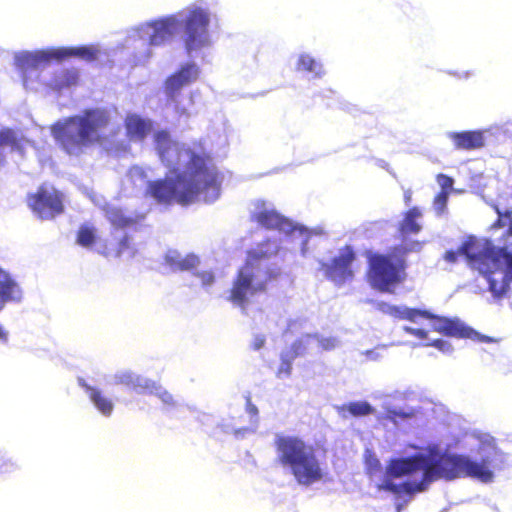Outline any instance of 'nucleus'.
Segmentation results:
<instances>
[{
  "mask_svg": "<svg viewBox=\"0 0 512 512\" xmlns=\"http://www.w3.org/2000/svg\"><path fill=\"white\" fill-rule=\"evenodd\" d=\"M356 259V253L352 246L346 245L340 248L336 255L330 260H320V270L323 271L326 279L335 286L341 287L354 277L352 264Z\"/></svg>",
  "mask_w": 512,
  "mask_h": 512,
  "instance_id": "nucleus-15",
  "label": "nucleus"
},
{
  "mask_svg": "<svg viewBox=\"0 0 512 512\" xmlns=\"http://www.w3.org/2000/svg\"><path fill=\"white\" fill-rule=\"evenodd\" d=\"M103 209L107 220L114 228L112 240L115 241L116 256L127 258L134 257L135 250L131 246L130 238L122 231V229L137 224L144 218V216L123 210L112 204H106Z\"/></svg>",
  "mask_w": 512,
  "mask_h": 512,
  "instance_id": "nucleus-14",
  "label": "nucleus"
},
{
  "mask_svg": "<svg viewBox=\"0 0 512 512\" xmlns=\"http://www.w3.org/2000/svg\"><path fill=\"white\" fill-rule=\"evenodd\" d=\"M449 198V192L440 191L433 202V208L438 216L442 215L446 211V206Z\"/></svg>",
  "mask_w": 512,
  "mask_h": 512,
  "instance_id": "nucleus-33",
  "label": "nucleus"
},
{
  "mask_svg": "<svg viewBox=\"0 0 512 512\" xmlns=\"http://www.w3.org/2000/svg\"><path fill=\"white\" fill-rule=\"evenodd\" d=\"M199 75L200 68L197 63L189 61L181 64L173 74L166 78L163 91L167 103L174 104L178 113V97L181 94V90L193 84L198 79Z\"/></svg>",
  "mask_w": 512,
  "mask_h": 512,
  "instance_id": "nucleus-17",
  "label": "nucleus"
},
{
  "mask_svg": "<svg viewBox=\"0 0 512 512\" xmlns=\"http://www.w3.org/2000/svg\"><path fill=\"white\" fill-rule=\"evenodd\" d=\"M403 330L410 335H413L419 339H427L428 331L424 328H415L412 326L405 325Z\"/></svg>",
  "mask_w": 512,
  "mask_h": 512,
  "instance_id": "nucleus-39",
  "label": "nucleus"
},
{
  "mask_svg": "<svg viewBox=\"0 0 512 512\" xmlns=\"http://www.w3.org/2000/svg\"><path fill=\"white\" fill-rule=\"evenodd\" d=\"M109 131H110L111 133H115L116 129H115V127H113V128H111V129H109Z\"/></svg>",
  "mask_w": 512,
  "mask_h": 512,
  "instance_id": "nucleus-48",
  "label": "nucleus"
},
{
  "mask_svg": "<svg viewBox=\"0 0 512 512\" xmlns=\"http://www.w3.org/2000/svg\"><path fill=\"white\" fill-rule=\"evenodd\" d=\"M246 412L250 415V420L257 419L259 421L258 408L251 402L250 399H247Z\"/></svg>",
  "mask_w": 512,
  "mask_h": 512,
  "instance_id": "nucleus-41",
  "label": "nucleus"
},
{
  "mask_svg": "<svg viewBox=\"0 0 512 512\" xmlns=\"http://www.w3.org/2000/svg\"><path fill=\"white\" fill-rule=\"evenodd\" d=\"M498 219L492 225V229L502 228L508 226L504 235V248L502 250H495L489 243H483L474 250H468L470 244L463 247L464 252L467 253H484L485 260L478 259L473 262V265L480 269L481 272H491L490 267H498L496 271L488 274L490 282V292L494 298H502L510 289L512 283V218L510 211L506 209L504 212L500 210L498 205H493Z\"/></svg>",
  "mask_w": 512,
  "mask_h": 512,
  "instance_id": "nucleus-7",
  "label": "nucleus"
},
{
  "mask_svg": "<svg viewBox=\"0 0 512 512\" xmlns=\"http://www.w3.org/2000/svg\"><path fill=\"white\" fill-rule=\"evenodd\" d=\"M396 506H397V510H398V511H400V510H401V508H402V505H401L400 503H397V505H396Z\"/></svg>",
  "mask_w": 512,
  "mask_h": 512,
  "instance_id": "nucleus-47",
  "label": "nucleus"
},
{
  "mask_svg": "<svg viewBox=\"0 0 512 512\" xmlns=\"http://www.w3.org/2000/svg\"><path fill=\"white\" fill-rule=\"evenodd\" d=\"M377 308L385 314L395 318L405 319L415 324H419L421 318L430 320L431 328L446 336L477 339L481 342L492 341L490 337L481 335L458 318L440 317L426 310L406 306H395L385 302L377 303Z\"/></svg>",
  "mask_w": 512,
  "mask_h": 512,
  "instance_id": "nucleus-9",
  "label": "nucleus"
},
{
  "mask_svg": "<svg viewBox=\"0 0 512 512\" xmlns=\"http://www.w3.org/2000/svg\"><path fill=\"white\" fill-rule=\"evenodd\" d=\"M266 342V338L263 334H255L252 341V348L254 350H260Z\"/></svg>",
  "mask_w": 512,
  "mask_h": 512,
  "instance_id": "nucleus-42",
  "label": "nucleus"
},
{
  "mask_svg": "<svg viewBox=\"0 0 512 512\" xmlns=\"http://www.w3.org/2000/svg\"><path fill=\"white\" fill-rule=\"evenodd\" d=\"M80 81V70L75 67H57L48 70L42 78L43 87L62 93L76 87Z\"/></svg>",
  "mask_w": 512,
  "mask_h": 512,
  "instance_id": "nucleus-20",
  "label": "nucleus"
},
{
  "mask_svg": "<svg viewBox=\"0 0 512 512\" xmlns=\"http://www.w3.org/2000/svg\"><path fill=\"white\" fill-rule=\"evenodd\" d=\"M113 383L124 385L138 394H149L156 396L163 404L167 413L181 410L184 406L178 402L173 395L163 388L159 383L138 375L130 370L117 371L113 376Z\"/></svg>",
  "mask_w": 512,
  "mask_h": 512,
  "instance_id": "nucleus-12",
  "label": "nucleus"
},
{
  "mask_svg": "<svg viewBox=\"0 0 512 512\" xmlns=\"http://www.w3.org/2000/svg\"><path fill=\"white\" fill-rule=\"evenodd\" d=\"M437 183L441 187V191L449 192L453 187L454 180L447 175L439 174L437 176Z\"/></svg>",
  "mask_w": 512,
  "mask_h": 512,
  "instance_id": "nucleus-38",
  "label": "nucleus"
},
{
  "mask_svg": "<svg viewBox=\"0 0 512 512\" xmlns=\"http://www.w3.org/2000/svg\"><path fill=\"white\" fill-rule=\"evenodd\" d=\"M161 161L175 173L165 179L147 180V194L158 203L175 200L182 205L195 201L214 203L221 194L222 179L200 148L175 142L165 130L154 134Z\"/></svg>",
  "mask_w": 512,
  "mask_h": 512,
  "instance_id": "nucleus-2",
  "label": "nucleus"
},
{
  "mask_svg": "<svg viewBox=\"0 0 512 512\" xmlns=\"http://www.w3.org/2000/svg\"><path fill=\"white\" fill-rule=\"evenodd\" d=\"M100 50L94 45L75 47H48L35 51H20L15 53L14 60L21 71L23 86L27 90L38 91L43 87L42 78L47 71L41 69L51 61L61 62L71 57L85 61L97 59Z\"/></svg>",
  "mask_w": 512,
  "mask_h": 512,
  "instance_id": "nucleus-8",
  "label": "nucleus"
},
{
  "mask_svg": "<svg viewBox=\"0 0 512 512\" xmlns=\"http://www.w3.org/2000/svg\"><path fill=\"white\" fill-rule=\"evenodd\" d=\"M379 166L382 167V168H386L388 166V164L385 161L380 160L379 161Z\"/></svg>",
  "mask_w": 512,
  "mask_h": 512,
  "instance_id": "nucleus-46",
  "label": "nucleus"
},
{
  "mask_svg": "<svg viewBox=\"0 0 512 512\" xmlns=\"http://www.w3.org/2000/svg\"><path fill=\"white\" fill-rule=\"evenodd\" d=\"M28 205L41 219H52L63 212V195L53 186L42 185L28 197Z\"/></svg>",
  "mask_w": 512,
  "mask_h": 512,
  "instance_id": "nucleus-16",
  "label": "nucleus"
},
{
  "mask_svg": "<svg viewBox=\"0 0 512 512\" xmlns=\"http://www.w3.org/2000/svg\"><path fill=\"white\" fill-rule=\"evenodd\" d=\"M409 391L395 390L392 393H384L383 391H374L371 394L372 399L380 401L382 411L378 412L376 417L378 420H387L395 426L415 418L419 413L418 407L407 404H401L406 401Z\"/></svg>",
  "mask_w": 512,
  "mask_h": 512,
  "instance_id": "nucleus-13",
  "label": "nucleus"
},
{
  "mask_svg": "<svg viewBox=\"0 0 512 512\" xmlns=\"http://www.w3.org/2000/svg\"><path fill=\"white\" fill-rule=\"evenodd\" d=\"M422 218V212L418 207H413L404 213L402 221L399 223V232L403 238L410 234H418L422 225L419 220Z\"/></svg>",
  "mask_w": 512,
  "mask_h": 512,
  "instance_id": "nucleus-27",
  "label": "nucleus"
},
{
  "mask_svg": "<svg viewBox=\"0 0 512 512\" xmlns=\"http://www.w3.org/2000/svg\"><path fill=\"white\" fill-rule=\"evenodd\" d=\"M363 354L366 356L367 360L370 361H377L382 358V355L377 349L366 350Z\"/></svg>",
  "mask_w": 512,
  "mask_h": 512,
  "instance_id": "nucleus-43",
  "label": "nucleus"
},
{
  "mask_svg": "<svg viewBox=\"0 0 512 512\" xmlns=\"http://www.w3.org/2000/svg\"><path fill=\"white\" fill-rule=\"evenodd\" d=\"M19 465L12 459L0 455V475L15 471Z\"/></svg>",
  "mask_w": 512,
  "mask_h": 512,
  "instance_id": "nucleus-35",
  "label": "nucleus"
},
{
  "mask_svg": "<svg viewBox=\"0 0 512 512\" xmlns=\"http://www.w3.org/2000/svg\"><path fill=\"white\" fill-rule=\"evenodd\" d=\"M250 214L253 221L268 230H277L293 244L292 249H299L301 256L307 257L310 232L305 227L293 223L278 213L272 203L260 199L252 202Z\"/></svg>",
  "mask_w": 512,
  "mask_h": 512,
  "instance_id": "nucleus-10",
  "label": "nucleus"
},
{
  "mask_svg": "<svg viewBox=\"0 0 512 512\" xmlns=\"http://www.w3.org/2000/svg\"><path fill=\"white\" fill-rule=\"evenodd\" d=\"M110 122L111 112L108 109L89 108L80 114L59 119L51 126V134L63 151L78 156L93 144L103 145Z\"/></svg>",
  "mask_w": 512,
  "mask_h": 512,
  "instance_id": "nucleus-5",
  "label": "nucleus"
},
{
  "mask_svg": "<svg viewBox=\"0 0 512 512\" xmlns=\"http://www.w3.org/2000/svg\"><path fill=\"white\" fill-rule=\"evenodd\" d=\"M422 249V243L419 241H403V243L396 247L393 253L397 254V257H402L405 259V256L411 252H419Z\"/></svg>",
  "mask_w": 512,
  "mask_h": 512,
  "instance_id": "nucleus-32",
  "label": "nucleus"
},
{
  "mask_svg": "<svg viewBox=\"0 0 512 512\" xmlns=\"http://www.w3.org/2000/svg\"><path fill=\"white\" fill-rule=\"evenodd\" d=\"M469 76L468 72H465L463 77L467 78Z\"/></svg>",
  "mask_w": 512,
  "mask_h": 512,
  "instance_id": "nucleus-49",
  "label": "nucleus"
},
{
  "mask_svg": "<svg viewBox=\"0 0 512 512\" xmlns=\"http://www.w3.org/2000/svg\"><path fill=\"white\" fill-rule=\"evenodd\" d=\"M405 269L406 260L397 257L396 253L375 254L369 259V283L379 291L389 292L392 287L404 280Z\"/></svg>",
  "mask_w": 512,
  "mask_h": 512,
  "instance_id": "nucleus-11",
  "label": "nucleus"
},
{
  "mask_svg": "<svg viewBox=\"0 0 512 512\" xmlns=\"http://www.w3.org/2000/svg\"><path fill=\"white\" fill-rule=\"evenodd\" d=\"M483 243H489L491 246H493V248L495 250H499V251L504 248V240L499 245H496L490 239L479 240V239H476L475 237H470L468 240L464 241L459 246L457 251H454V250L446 251L445 254H444V259H445V261L453 264V263L457 262L458 255L464 256L466 258V261H467L468 265L472 269L477 270L483 276V278L486 280V282L488 284V289L490 290V282L488 280V274H490V272H487V273L481 272L480 269H478L477 267H475L473 265V262L478 260V259L485 260L484 259V256H485L484 253H479V254L475 253V254H473V253L464 252V250H463V247L466 244H470L468 250L472 251V250L476 249L478 246L483 245ZM497 269H499V268L498 267H490L489 270H491V274H492L493 271H496Z\"/></svg>",
  "mask_w": 512,
  "mask_h": 512,
  "instance_id": "nucleus-19",
  "label": "nucleus"
},
{
  "mask_svg": "<svg viewBox=\"0 0 512 512\" xmlns=\"http://www.w3.org/2000/svg\"><path fill=\"white\" fill-rule=\"evenodd\" d=\"M258 428V420H250V425L248 427H242L234 430V435L237 439H243L249 435L254 434Z\"/></svg>",
  "mask_w": 512,
  "mask_h": 512,
  "instance_id": "nucleus-34",
  "label": "nucleus"
},
{
  "mask_svg": "<svg viewBox=\"0 0 512 512\" xmlns=\"http://www.w3.org/2000/svg\"><path fill=\"white\" fill-rule=\"evenodd\" d=\"M294 67L297 72L305 74L308 79H319L325 74L321 61L306 52L297 55Z\"/></svg>",
  "mask_w": 512,
  "mask_h": 512,
  "instance_id": "nucleus-25",
  "label": "nucleus"
},
{
  "mask_svg": "<svg viewBox=\"0 0 512 512\" xmlns=\"http://www.w3.org/2000/svg\"><path fill=\"white\" fill-rule=\"evenodd\" d=\"M425 346H433L444 354H451L453 352L452 344L442 339L433 340L431 343H426Z\"/></svg>",
  "mask_w": 512,
  "mask_h": 512,
  "instance_id": "nucleus-36",
  "label": "nucleus"
},
{
  "mask_svg": "<svg viewBox=\"0 0 512 512\" xmlns=\"http://www.w3.org/2000/svg\"><path fill=\"white\" fill-rule=\"evenodd\" d=\"M128 177L134 182L137 180L146 181L147 174L143 167L133 166L129 169Z\"/></svg>",
  "mask_w": 512,
  "mask_h": 512,
  "instance_id": "nucleus-37",
  "label": "nucleus"
},
{
  "mask_svg": "<svg viewBox=\"0 0 512 512\" xmlns=\"http://www.w3.org/2000/svg\"><path fill=\"white\" fill-rule=\"evenodd\" d=\"M23 297V291L19 283L9 272L0 267V311L8 303H19Z\"/></svg>",
  "mask_w": 512,
  "mask_h": 512,
  "instance_id": "nucleus-22",
  "label": "nucleus"
},
{
  "mask_svg": "<svg viewBox=\"0 0 512 512\" xmlns=\"http://www.w3.org/2000/svg\"><path fill=\"white\" fill-rule=\"evenodd\" d=\"M485 132L482 130L447 132L446 136L456 149L476 150L485 146Z\"/></svg>",
  "mask_w": 512,
  "mask_h": 512,
  "instance_id": "nucleus-21",
  "label": "nucleus"
},
{
  "mask_svg": "<svg viewBox=\"0 0 512 512\" xmlns=\"http://www.w3.org/2000/svg\"><path fill=\"white\" fill-rule=\"evenodd\" d=\"M473 438L477 458L450 453L437 444H429L411 456L391 459L377 488L412 497L438 479L473 478L483 483L493 482L495 472L507 467L509 457L497 447L491 435L477 433Z\"/></svg>",
  "mask_w": 512,
  "mask_h": 512,
  "instance_id": "nucleus-1",
  "label": "nucleus"
},
{
  "mask_svg": "<svg viewBox=\"0 0 512 512\" xmlns=\"http://www.w3.org/2000/svg\"><path fill=\"white\" fill-rule=\"evenodd\" d=\"M404 198H405L406 204H408L409 201L411 200V194L409 192H406L404 195Z\"/></svg>",
  "mask_w": 512,
  "mask_h": 512,
  "instance_id": "nucleus-45",
  "label": "nucleus"
},
{
  "mask_svg": "<svg viewBox=\"0 0 512 512\" xmlns=\"http://www.w3.org/2000/svg\"><path fill=\"white\" fill-rule=\"evenodd\" d=\"M367 468L370 475H373L376 471L381 468V463L377 458H370L367 460Z\"/></svg>",
  "mask_w": 512,
  "mask_h": 512,
  "instance_id": "nucleus-40",
  "label": "nucleus"
},
{
  "mask_svg": "<svg viewBox=\"0 0 512 512\" xmlns=\"http://www.w3.org/2000/svg\"><path fill=\"white\" fill-rule=\"evenodd\" d=\"M154 122L137 113H129L125 118L127 136L131 141H143L153 130Z\"/></svg>",
  "mask_w": 512,
  "mask_h": 512,
  "instance_id": "nucleus-23",
  "label": "nucleus"
},
{
  "mask_svg": "<svg viewBox=\"0 0 512 512\" xmlns=\"http://www.w3.org/2000/svg\"><path fill=\"white\" fill-rule=\"evenodd\" d=\"M165 262L173 271H193V275L200 281L205 290L215 283V274L212 270H197L200 258L193 253L182 255L177 250H169L165 255Z\"/></svg>",
  "mask_w": 512,
  "mask_h": 512,
  "instance_id": "nucleus-18",
  "label": "nucleus"
},
{
  "mask_svg": "<svg viewBox=\"0 0 512 512\" xmlns=\"http://www.w3.org/2000/svg\"><path fill=\"white\" fill-rule=\"evenodd\" d=\"M338 409L339 411H348L354 417L376 414L375 408L367 401L350 402L342 405Z\"/></svg>",
  "mask_w": 512,
  "mask_h": 512,
  "instance_id": "nucleus-30",
  "label": "nucleus"
},
{
  "mask_svg": "<svg viewBox=\"0 0 512 512\" xmlns=\"http://www.w3.org/2000/svg\"><path fill=\"white\" fill-rule=\"evenodd\" d=\"M78 384L81 388L84 389L90 401L103 416H111L114 410L113 401L110 398L106 397L101 389L89 384L87 380L84 378H78Z\"/></svg>",
  "mask_w": 512,
  "mask_h": 512,
  "instance_id": "nucleus-24",
  "label": "nucleus"
},
{
  "mask_svg": "<svg viewBox=\"0 0 512 512\" xmlns=\"http://www.w3.org/2000/svg\"><path fill=\"white\" fill-rule=\"evenodd\" d=\"M96 239V229L93 225L83 224L77 233V243L82 247H90Z\"/></svg>",
  "mask_w": 512,
  "mask_h": 512,
  "instance_id": "nucleus-31",
  "label": "nucleus"
},
{
  "mask_svg": "<svg viewBox=\"0 0 512 512\" xmlns=\"http://www.w3.org/2000/svg\"><path fill=\"white\" fill-rule=\"evenodd\" d=\"M210 22V9L195 3L178 13L161 16L130 28L123 46L131 50L130 62L133 66L144 65L152 58L154 47L169 44L182 29L185 50L191 55L211 45Z\"/></svg>",
  "mask_w": 512,
  "mask_h": 512,
  "instance_id": "nucleus-3",
  "label": "nucleus"
},
{
  "mask_svg": "<svg viewBox=\"0 0 512 512\" xmlns=\"http://www.w3.org/2000/svg\"><path fill=\"white\" fill-rule=\"evenodd\" d=\"M296 341L302 342V347L307 348L306 354L323 350L330 351L340 344L336 337H323L319 334H306Z\"/></svg>",
  "mask_w": 512,
  "mask_h": 512,
  "instance_id": "nucleus-26",
  "label": "nucleus"
},
{
  "mask_svg": "<svg viewBox=\"0 0 512 512\" xmlns=\"http://www.w3.org/2000/svg\"><path fill=\"white\" fill-rule=\"evenodd\" d=\"M274 447L276 463L299 486L308 488L323 481L326 465L313 445L297 436L276 434Z\"/></svg>",
  "mask_w": 512,
  "mask_h": 512,
  "instance_id": "nucleus-6",
  "label": "nucleus"
},
{
  "mask_svg": "<svg viewBox=\"0 0 512 512\" xmlns=\"http://www.w3.org/2000/svg\"><path fill=\"white\" fill-rule=\"evenodd\" d=\"M307 352V348L302 347V342L295 341L289 350L281 353V363L278 369V377L290 376L292 370V362L298 356H303Z\"/></svg>",
  "mask_w": 512,
  "mask_h": 512,
  "instance_id": "nucleus-28",
  "label": "nucleus"
},
{
  "mask_svg": "<svg viewBox=\"0 0 512 512\" xmlns=\"http://www.w3.org/2000/svg\"><path fill=\"white\" fill-rule=\"evenodd\" d=\"M280 250L278 240L268 239L248 252L246 263L233 280L228 300L247 314L250 299L263 292L267 282L275 278L280 268L274 259Z\"/></svg>",
  "mask_w": 512,
  "mask_h": 512,
  "instance_id": "nucleus-4",
  "label": "nucleus"
},
{
  "mask_svg": "<svg viewBox=\"0 0 512 512\" xmlns=\"http://www.w3.org/2000/svg\"><path fill=\"white\" fill-rule=\"evenodd\" d=\"M8 340V333L0 324V341L6 343Z\"/></svg>",
  "mask_w": 512,
  "mask_h": 512,
  "instance_id": "nucleus-44",
  "label": "nucleus"
},
{
  "mask_svg": "<svg viewBox=\"0 0 512 512\" xmlns=\"http://www.w3.org/2000/svg\"><path fill=\"white\" fill-rule=\"evenodd\" d=\"M6 148H9L11 152L23 153L22 137L11 128L0 130V163L3 162L2 151Z\"/></svg>",
  "mask_w": 512,
  "mask_h": 512,
  "instance_id": "nucleus-29",
  "label": "nucleus"
}]
</instances>
